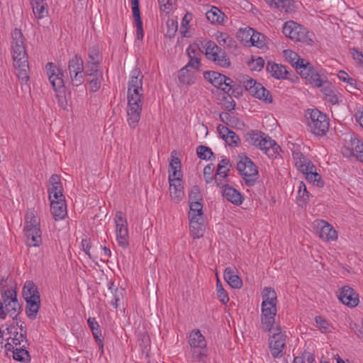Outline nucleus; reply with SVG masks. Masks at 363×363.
I'll return each mask as SVG.
<instances>
[{"label": "nucleus", "mask_w": 363, "mask_h": 363, "mask_svg": "<svg viewBox=\"0 0 363 363\" xmlns=\"http://www.w3.org/2000/svg\"><path fill=\"white\" fill-rule=\"evenodd\" d=\"M215 37L217 43L220 45L224 44H228V45H230L231 38L227 33L218 32L215 34Z\"/></svg>", "instance_id": "55"}, {"label": "nucleus", "mask_w": 363, "mask_h": 363, "mask_svg": "<svg viewBox=\"0 0 363 363\" xmlns=\"http://www.w3.org/2000/svg\"><path fill=\"white\" fill-rule=\"evenodd\" d=\"M189 344L192 349L193 357L203 360L206 353V341L199 330H193L189 335Z\"/></svg>", "instance_id": "10"}, {"label": "nucleus", "mask_w": 363, "mask_h": 363, "mask_svg": "<svg viewBox=\"0 0 363 363\" xmlns=\"http://www.w3.org/2000/svg\"><path fill=\"white\" fill-rule=\"evenodd\" d=\"M35 296H40L37 286L31 281H26L23 289L24 299L32 298L35 297Z\"/></svg>", "instance_id": "34"}, {"label": "nucleus", "mask_w": 363, "mask_h": 363, "mask_svg": "<svg viewBox=\"0 0 363 363\" xmlns=\"http://www.w3.org/2000/svg\"><path fill=\"white\" fill-rule=\"evenodd\" d=\"M179 81L184 84H192L194 83L195 78L194 74L190 72L187 67H184L179 72Z\"/></svg>", "instance_id": "35"}, {"label": "nucleus", "mask_w": 363, "mask_h": 363, "mask_svg": "<svg viewBox=\"0 0 363 363\" xmlns=\"http://www.w3.org/2000/svg\"><path fill=\"white\" fill-rule=\"evenodd\" d=\"M247 65L251 70L259 72L264 67V60L261 57L252 55L250 59L247 61Z\"/></svg>", "instance_id": "41"}, {"label": "nucleus", "mask_w": 363, "mask_h": 363, "mask_svg": "<svg viewBox=\"0 0 363 363\" xmlns=\"http://www.w3.org/2000/svg\"><path fill=\"white\" fill-rule=\"evenodd\" d=\"M143 74L135 69L131 72V77L128 86V122L130 128H135L140 119L144 96L143 91Z\"/></svg>", "instance_id": "1"}, {"label": "nucleus", "mask_w": 363, "mask_h": 363, "mask_svg": "<svg viewBox=\"0 0 363 363\" xmlns=\"http://www.w3.org/2000/svg\"><path fill=\"white\" fill-rule=\"evenodd\" d=\"M197 155L200 159L211 160L213 153L211 148L206 146L200 145L197 147Z\"/></svg>", "instance_id": "50"}, {"label": "nucleus", "mask_w": 363, "mask_h": 363, "mask_svg": "<svg viewBox=\"0 0 363 363\" xmlns=\"http://www.w3.org/2000/svg\"><path fill=\"white\" fill-rule=\"evenodd\" d=\"M257 94H255V97L260 99V100H262L265 102H267V103H272L273 99H272V96L271 95L270 92L265 89V93L262 94L263 91H262V89L259 90L257 89Z\"/></svg>", "instance_id": "57"}, {"label": "nucleus", "mask_w": 363, "mask_h": 363, "mask_svg": "<svg viewBox=\"0 0 363 363\" xmlns=\"http://www.w3.org/2000/svg\"><path fill=\"white\" fill-rule=\"evenodd\" d=\"M229 170L230 169H221V166L217 167L216 174L213 179L218 186L221 187L225 184L223 182L228 176V172Z\"/></svg>", "instance_id": "46"}, {"label": "nucleus", "mask_w": 363, "mask_h": 363, "mask_svg": "<svg viewBox=\"0 0 363 363\" xmlns=\"http://www.w3.org/2000/svg\"><path fill=\"white\" fill-rule=\"evenodd\" d=\"M352 153L357 159L363 163V143L358 140L352 142Z\"/></svg>", "instance_id": "51"}, {"label": "nucleus", "mask_w": 363, "mask_h": 363, "mask_svg": "<svg viewBox=\"0 0 363 363\" xmlns=\"http://www.w3.org/2000/svg\"><path fill=\"white\" fill-rule=\"evenodd\" d=\"M25 235L29 247H38L42 242L40 220L34 210H30L25 216Z\"/></svg>", "instance_id": "3"}, {"label": "nucleus", "mask_w": 363, "mask_h": 363, "mask_svg": "<svg viewBox=\"0 0 363 363\" xmlns=\"http://www.w3.org/2000/svg\"><path fill=\"white\" fill-rule=\"evenodd\" d=\"M315 323L323 332H327L329 329V323L321 316L315 318Z\"/></svg>", "instance_id": "64"}, {"label": "nucleus", "mask_w": 363, "mask_h": 363, "mask_svg": "<svg viewBox=\"0 0 363 363\" xmlns=\"http://www.w3.org/2000/svg\"><path fill=\"white\" fill-rule=\"evenodd\" d=\"M311 84L317 86L321 87L324 83L328 84L327 81L324 82L323 79H321L319 74L314 69L311 72V75L306 79Z\"/></svg>", "instance_id": "49"}, {"label": "nucleus", "mask_w": 363, "mask_h": 363, "mask_svg": "<svg viewBox=\"0 0 363 363\" xmlns=\"http://www.w3.org/2000/svg\"><path fill=\"white\" fill-rule=\"evenodd\" d=\"M293 158L295 161V164L299 171L306 172L308 170H314L315 166L312 162L308 160L302 152L300 151H294L293 152Z\"/></svg>", "instance_id": "20"}, {"label": "nucleus", "mask_w": 363, "mask_h": 363, "mask_svg": "<svg viewBox=\"0 0 363 363\" xmlns=\"http://www.w3.org/2000/svg\"><path fill=\"white\" fill-rule=\"evenodd\" d=\"M26 348L27 347H23V346H21L18 348L12 349L13 359L21 362L28 361L30 359V355Z\"/></svg>", "instance_id": "39"}, {"label": "nucleus", "mask_w": 363, "mask_h": 363, "mask_svg": "<svg viewBox=\"0 0 363 363\" xmlns=\"http://www.w3.org/2000/svg\"><path fill=\"white\" fill-rule=\"evenodd\" d=\"M282 32L286 37L294 42L307 45L318 43L313 32H310L306 28L293 21H287L284 24Z\"/></svg>", "instance_id": "2"}, {"label": "nucleus", "mask_w": 363, "mask_h": 363, "mask_svg": "<svg viewBox=\"0 0 363 363\" xmlns=\"http://www.w3.org/2000/svg\"><path fill=\"white\" fill-rule=\"evenodd\" d=\"M311 131L316 135H324L329 128V119L318 109L308 111L306 115Z\"/></svg>", "instance_id": "4"}, {"label": "nucleus", "mask_w": 363, "mask_h": 363, "mask_svg": "<svg viewBox=\"0 0 363 363\" xmlns=\"http://www.w3.org/2000/svg\"><path fill=\"white\" fill-rule=\"evenodd\" d=\"M114 220L116 223V240L118 245L125 248L129 245V235L128 230V222L121 211L116 213Z\"/></svg>", "instance_id": "9"}, {"label": "nucleus", "mask_w": 363, "mask_h": 363, "mask_svg": "<svg viewBox=\"0 0 363 363\" xmlns=\"http://www.w3.org/2000/svg\"><path fill=\"white\" fill-rule=\"evenodd\" d=\"M12 57L16 74L22 80H28L29 70L28 57L26 47H13Z\"/></svg>", "instance_id": "5"}, {"label": "nucleus", "mask_w": 363, "mask_h": 363, "mask_svg": "<svg viewBox=\"0 0 363 363\" xmlns=\"http://www.w3.org/2000/svg\"><path fill=\"white\" fill-rule=\"evenodd\" d=\"M237 38L242 43H250V45H265L266 37L262 33L251 27L240 28L237 33Z\"/></svg>", "instance_id": "8"}, {"label": "nucleus", "mask_w": 363, "mask_h": 363, "mask_svg": "<svg viewBox=\"0 0 363 363\" xmlns=\"http://www.w3.org/2000/svg\"><path fill=\"white\" fill-rule=\"evenodd\" d=\"M337 297L343 304L349 307H355L359 303L358 294L349 286H343Z\"/></svg>", "instance_id": "16"}, {"label": "nucleus", "mask_w": 363, "mask_h": 363, "mask_svg": "<svg viewBox=\"0 0 363 363\" xmlns=\"http://www.w3.org/2000/svg\"><path fill=\"white\" fill-rule=\"evenodd\" d=\"M50 211L55 220L65 218L67 214L65 201H50Z\"/></svg>", "instance_id": "26"}, {"label": "nucleus", "mask_w": 363, "mask_h": 363, "mask_svg": "<svg viewBox=\"0 0 363 363\" xmlns=\"http://www.w3.org/2000/svg\"><path fill=\"white\" fill-rule=\"evenodd\" d=\"M174 154H177V152L174 150L172 152L171 161L169 162V168L172 170H181V161L177 157L174 156Z\"/></svg>", "instance_id": "59"}, {"label": "nucleus", "mask_w": 363, "mask_h": 363, "mask_svg": "<svg viewBox=\"0 0 363 363\" xmlns=\"http://www.w3.org/2000/svg\"><path fill=\"white\" fill-rule=\"evenodd\" d=\"M272 6L285 12H291L293 10L291 0H273Z\"/></svg>", "instance_id": "47"}, {"label": "nucleus", "mask_w": 363, "mask_h": 363, "mask_svg": "<svg viewBox=\"0 0 363 363\" xmlns=\"http://www.w3.org/2000/svg\"><path fill=\"white\" fill-rule=\"evenodd\" d=\"M298 73L302 78L307 79L311 75V72L314 70L313 66L308 62L298 64L296 67Z\"/></svg>", "instance_id": "45"}, {"label": "nucleus", "mask_w": 363, "mask_h": 363, "mask_svg": "<svg viewBox=\"0 0 363 363\" xmlns=\"http://www.w3.org/2000/svg\"><path fill=\"white\" fill-rule=\"evenodd\" d=\"M23 323H22L20 325H18V323L16 322V325L20 329V333L14 332V336L11 337V342H8L5 347L8 350L14 348V346L28 347L29 345L28 341L26 338V330L25 327L23 325Z\"/></svg>", "instance_id": "18"}, {"label": "nucleus", "mask_w": 363, "mask_h": 363, "mask_svg": "<svg viewBox=\"0 0 363 363\" xmlns=\"http://www.w3.org/2000/svg\"><path fill=\"white\" fill-rule=\"evenodd\" d=\"M286 335L280 326L274 328L272 335L269 338V347L274 358H281L284 356L283 350L286 346Z\"/></svg>", "instance_id": "7"}, {"label": "nucleus", "mask_w": 363, "mask_h": 363, "mask_svg": "<svg viewBox=\"0 0 363 363\" xmlns=\"http://www.w3.org/2000/svg\"><path fill=\"white\" fill-rule=\"evenodd\" d=\"M264 133L258 130H253L248 133L247 141L252 145L259 147L261 143V140L264 138Z\"/></svg>", "instance_id": "44"}, {"label": "nucleus", "mask_w": 363, "mask_h": 363, "mask_svg": "<svg viewBox=\"0 0 363 363\" xmlns=\"http://www.w3.org/2000/svg\"><path fill=\"white\" fill-rule=\"evenodd\" d=\"M223 104L222 107L226 111H232L235 108V102L232 99L231 95L228 94L227 96H223Z\"/></svg>", "instance_id": "54"}, {"label": "nucleus", "mask_w": 363, "mask_h": 363, "mask_svg": "<svg viewBox=\"0 0 363 363\" xmlns=\"http://www.w3.org/2000/svg\"><path fill=\"white\" fill-rule=\"evenodd\" d=\"M262 143L259 149L262 150L268 157H274L280 150V147L270 137L266 135L261 140Z\"/></svg>", "instance_id": "23"}, {"label": "nucleus", "mask_w": 363, "mask_h": 363, "mask_svg": "<svg viewBox=\"0 0 363 363\" xmlns=\"http://www.w3.org/2000/svg\"><path fill=\"white\" fill-rule=\"evenodd\" d=\"M2 302L5 306L11 308L9 315L14 320H17V316L21 311V307L17 299V294L15 289H8L1 291Z\"/></svg>", "instance_id": "12"}, {"label": "nucleus", "mask_w": 363, "mask_h": 363, "mask_svg": "<svg viewBox=\"0 0 363 363\" xmlns=\"http://www.w3.org/2000/svg\"><path fill=\"white\" fill-rule=\"evenodd\" d=\"M350 53L352 55L354 60L356 62L359 67H363V54L362 52L357 50L354 48L350 49Z\"/></svg>", "instance_id": "56"}, {"label": "nucleus", "mask_w": 363, "mask_h": 363, "mask_svg": "<svg viewBox=\"0 0 363 363\" xmlns=\"http://www.w3.org/2000/svg\"><path fill=\"white\" fill-rule=\"evenodd\" d=\"M203 52L200 47H188L186 50L187 55L189 57L188 64L185 66L192 67L194 69H199L200 65V56Z\"/></svg>", "instance_id": "24"}, {"label": "nucleus", "mask_w": 363, "mask_h": 363, "mask_svg": "<svg viewBox=\"0 0 363 363\" xmlns=\"http://www.w3.org/2000/svg\"><path fill=\"white\" fill-rule=\"evenodd\" d=\"M315 223L316 228L319 230L318 235L322 240L330 241L335 240L337 238V231L328 222L323 220H317Z\"/></svg>", "instance_id": "17"}, {"label": "nucleus", "mask_w": 363, "mask_h": 363, "mask_svg": "<svg viewBox=\"0 0 363 363\" xmlns=\"http://www.w3.org/2000/svg\"><path fill=\"white\" fill-rule=\"evenodd\" d=\"M203 77L215 87L220 89L225 94H228L230 91L229 84L233 83V81L230 78L215 71L204 72Z\"/></svg>", "instance_id": "13"}, {"label": "nucleus", "mask_w": 363, "mask_h": 363, "mask_svg": "<svg viewBox=\"0 0 363 363\" xmlns=\"http://www.w3.org/2000/svg\"><path fill=\"white\" fill-rule=\"evenodd\" d=\"M109 292L106 294L108 303L117 308L118 304V302L120 301L121 297L123 296V290H118V289H113L112 287L108 288Z\"/></svg>", "instance_id": "32"}, {"label": "nucleus", "mask_w": 363, "mask_h": 363, "mask_svg": "<svg viewBox=\"0 0 363 363\" xmlns=\"http://www.w3.org/2000/svg\"><path fill=\"white\" fill-rule=\"evenodd\" d=\"M237 169L247 186H252L255 185L258 177V170L249 157L246 156L241 157L238 162Z\"/></svg>", "instance_id": "6"}, {"label": "nucleus", "mask_w": 363, "mask_h": 363, "mask_svg": "<svg viewBox=\"0 0 363 363\" xmlns=\"http://www.w3.org/2000/svg\"><path fill=\"white\" fill-rule=\"evenodd\" d=\"M275 322V315H267V314H262L261 315V325L263 330L266 332H273V325Z\"/></svg>", "instance_id": "37"}, {"label": "nucleus", "mask_w": 363, "mask_h": 363, "mask_svg": "<svg viewBox=\"0 0 363 363\" xmlns=\"http://www.w3.org/2000/svg\"><path fill=\"white\" fill-rule=\"evenodd\" d=\"M223 13H222L218 8L212 7L206 13L207 19L212 23H222L223 21Z\"/></svg>", "instance_id": "36"}, {"label": "nucleus", "mask_w": 363, "mask_h": 363, "mask_svg": "<svg viewBox=\"0 0 363 363\" xmlns=\"http://www.w3.org/2000/svg\"><path fill=\"white\" fill-rule=\"evenodd\" d=\"M217 130L220 138L223 139L228 145H238V143L240 141V138L233 130L223 125H218L217 127Z\"/></svg>", "instance_id": "22"}, {"label": "nucleus", "mask_w": 363, "mask_h": 363, "mask_svg": "<svg viewBox=\"0 0 363 363\" xmlns=\"http://www.w3.org/2000/svg\"><path fill=\"white\" fill-rule=\"evenodd\" d=\"M214 171V164H208L203 169V176L206 183H211L214 179L211 174Z\"/></svg>", "instance_id": "58"}, {"label": "nucleus", "mask_w": 363, "mask_h": 363, "mask_svg": "<svg viewBox=\"0 0 363 363\" xmlns=\"http://www.w3.org/2000/svg\"><path fill=\"white\" fill-rule=\"evenodd\" d=\"M12 43L15 45H23L25 38L20 29L15 28L11 33Z\"/></svg>", "instance_id": "53"}, {"label": "nucleus", "mask_w": 363, "mask_h": 363, "mask_svg": "<svg viewBox=\"0 0 363 363\" xmlns=\"http://www.w3.org/2000/svg\"><path fill=\"white\" fill-rule=\"evenodd\" d=\"M50 184L52 185V187L49 189V198L51 199L52 193L53 192H62V185L60 182V176L57 174H52L49 180Z\"/></svg>", "instance_id": "38"}, {"label": "nucleus", "mask_w": 363, "mask_h": 363, "mask_svg": "<svg viewBox=\"0 0 363 363\" xmlns=\"http://www.w3.org/2000/svg\"><path fill=\"white\" fill-rule=\"evenodd\" d=\"M169 193L176 202H179L184 195L182 182L169 184Z\"/></svg>", "instance_id": "33"}, {"label": "nucleus", "mask_w": 363, "mask_h": 363, "mask_svg": "<svg viewBox=\"0 0 363 363\" xmlns=\"http://www.w3.org/2000/svg\"><path fill=\"white\" fill-rule=\"evenodd\" d=\"M283 55L284 58L292 65H296V67L300 64L303 63L305 62L304 59L300 58L299 55L291 50H285L283 51Z\"/></svg>", "instance_id": "40"}, {"label": "nucleus", "mask_w": 363, "mask_h": 363, "mask_svg": "<svg viewBox=\"0 0 363 363\" xmlns=\"http://www.w3.org/2000/svg\"><path fill=\"white\" fill-rule=\"evenodd\" d=\"M267 72L271 76L277 79H284L286 77L289 72L286 67L281 64H277L274 62L269 61L266 67Z\"/></svg>", "instance_id": "21"}, {"label": "nucleus", "mask_w": 363, "mask_h": 363, "mask_svg": "<svg viewBox=\"0 0 363 363\" xmlns=\"http://www.w3.org/2000/svg\"><path fill=\"white\" fill-rule=\"evenodd\" d=\"M94 68V73H89L87 72V76L92 77V79H89L90 84V89L93 92L98 91L101 87V82L99 77H101V73L99 71V65L93 62L92 69Z\"/></svg>", "instance_id": "31"}, {"label": "nucleus", "mask_w": 363, "mask_h": 363, "mask_svg": "<svg viewBox=\"0 0 363 363\" xmlns=\"http://www.w3.org/2000/svg\"><path fill=\"white\" fill-rule=\"evenodd\" d=\"M47 74L49 81L55 91L61 93V90L64 89V81L62 79L63 74L55 66L52 62L47 63L45 66ZM57 98L60 97L59 93L56 94Z\"/></svg>", "instance_id": "15"}, {"label": "nucleus", "mask_w": 363, "mask_h": 363, "mask_svg": "<svg viewBox=\"0 0 363 363\" xmlns=\"http://www.w3.org/2000/svg\"><path fill=\"white\" fill-rule=\"evenodd\" d=\"M223 196L234 205L239 206L242 203L243 197L237 189L228 184L220 187Z\"/></svg>", "instance_id": "19"}, {"label": "nucleus", "mask_w": 363, "mask_h": 363, "mask_svg": "<svg viewBox=\"0 0 363 363\" xmlns=\"http://www.w3.org/2000/svg\"><path fill=\"white\" fill-rule=\"evenodd\" d=\"M224 279L234 289H240L242 286L241 279L235 274V268L227 267L224 272Z\"/></svg>", "instance_id": "28"}, {"label": "nucleus", "mask_w": 363, "mask_h": 363, "mask_svg": "<svg viewBox=\"0 0 363 363\" xmlns=\"http://www.w3.org/2000/svg\"><path fill=\"white\" fill-rule=\"evenodd\" d=\"M46 5V3H44L32 6L33 13L36 18H42L48 14Z\"/></svg>", "instance_id": "52"}, {"label": "nucleus", "mask_w": 363, "mask_h": 363, "mask_svg": "<svg viewBox=\"0 0 363 363\" xmlns=\"http://www.w3.org/2000/svg\"><path fill=\"white\" fill-rule=\"evenodd\" d=\"M202 217L189 218L190 230L194 239L199 238L203 236V225Z\"/></svg>", "instance_id": "30"}, {"label": "nucleus", "mask_w": 363, "mask_h": 363, "mask_svg": "<svg viewBox=\"0 0 363 363\" xmlns=\"http://www.w3.org/2000/svg\"><path fill=\"white\" fill-rule=\"evenodd\" d=\"M167 35L172 37L174 35L175 33L177 30V23L174 21V20L168 21L167 23Z\"/></svg>", "instance_id": "62"}, {"label": "nucleus", "mask_w": 363, "mask_h": 363, "mask_svg": "<svg viewBox=\"0 0 363 363\" xmlns=\"http://www.w3.org/2000/svg\"><path fill=\"white\" fill-rule=\"evenodd\" d=\"M84 69L83 60L78 55H76L69 61L68 70L74 86H78L84 83Z\"/></svg>", "instance_id": "11"}, {"label": "nucleus", "mask_w": 363, "mask_h": 363, "mask_svg": "<svg viewBox=\"0 0 363 363\" xmlns=\"http://www.w3.org/2000/svg\"><path fill=\"white\" fill-rule=\"evenodd\" d=\"M190 202V211L189 212V218H196V217H202V204L199 201H191Z\"/></svg>", "instance_id": "42"}, {"label": "nucleus", "mask_w": 363, "mask_h": 363, "mask_svg": "<svg viewBox=\"0 0 363 363\" xmlns=\"http://www.w3.org/2000/svg\"><path fill=\"white\" fill-rule=\"evenodd\" d=\"M316 169L314 170H308L306 172H303V174H306V179L313 184H315L318 186H323V182L321 180V177L319 174L315 172Z\"/></svg>", "instance_id": "43"}, {"label": "nucleus", "mask_w": 363, "mask_h": 363, "mask_svg": "<svg viewBox=\"0 0 363 363\" xmlns=\"http://www.w3.org/2000/svg\"><path fill=\"white\" fill-rule=\"evenodd\" d=\"M277 313V308L274 304L262 303V314L274 315Z\"/></svg>", "instance_id": "60"}, {"label": "nucleus", "mask_w": 363, "mask_h": 363, "mask_svg": "<svg viewBox=\"0 0 363 363\" xmlns=\"http://www.w3.org/2000/svg\"><path fill=\"white\" fill-rule=\"evenodd\" d=\"M182 172L181 170H172V172L169 176V182L171 183H178L182 182Z\"/></svg>", "instance_id": "63"}, {"label": "nucleus", "mask_w": 363, "mask_h": 363, "mask_svg": "<svg viewBox=\"0 0 363 363\" xmlns=\"http://www.w3.org/2000/svg\"><path fill=\"white\" fill-rule=\"evenodd\" d=\"M203 48L205 49V55L208 60L220 67H230V59L221 47H203Z\"/></svg>", "instance_id": "14"}, {"label": "nucleus", "mask_w": 363, "mask_h": 363, "mask_svg": "<svg viewBox=\"0 0 363 363\" xmlns=\"http://www.w3.org/2000/svg\"><path fill=\"white\" fill-rule=\"evenodd\" d=\"M132 3V11L133 16L135 18V21L136 23V33L138 39L142 38L143 36V23L140 17V13L139 9V3L138 0H131Z\"/></svg>", "instance_id": "27"}, {"label": "nucleus", "mask_w": 363, "mask_h": 363, "mask_svg": "<svg viewBox=\"0 0 363 363\" xmlns=\"http://www.w3.org/2000/svg\"><path fill=\"white\" fill-rule=\"evenodd\" d=\"M242 82L244 86L252 96H255V94H257V89H262L263 91L262 94L265 93V88L262 86V84L257 82L255 79L250 78L248 76H244Z\"/></svg>", "instance_id": "29"}, {"label": "nucleus", "mask_w": 363, "mask_h": 363, "mask_svg": "<svg viewBox=\"0 0 363 363\" xmlns=\"http://www.w3.org/2000/svg\"><path fill=\"white\" fill-rule=\"evenodd\" d=\"M26 302V313L28 318L34 320L36 318L37 313L40 306V296H35L32 298L25 299Z\"/></svg>", "instance_id": "25"}, {"label": "nucleus", "mask_w": 363, "mask_h": 363, "mask_svg": "<svg viewBox=\"0 0 363 363\" xmlns=\"http://www.w3.org/2000/svg\"><path fill=\"white\" fill-rule=\"evenodd\" d=\"M138 345L143 353L145 352L147 354L149 347H150V338L149 335L145 333H140L138 337Z\"/></svg>", "instance_id": "48"}, {"label": "nucleus", "mask_w": 363, "mask_h": 363, "mask_svg": "<svg viewBox=\"0 0 363 363\" xmlns=\"http://www.w3.org/2000/svg\"><path fill=\"white\" fill-rule=\"evenodd\" d=\"M189 201H199L201 199V194L200 189L198 186H194L191 188V192L189 195Z\"/></svg>", "instance_id": "61"}]
</instances>
